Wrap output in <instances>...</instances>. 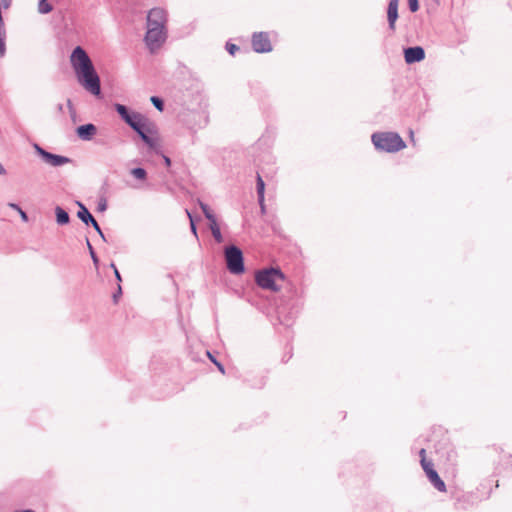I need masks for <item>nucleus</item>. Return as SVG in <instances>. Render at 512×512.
Here are the masks:
<instances>
[{
	"label": "nucleus",
	"mask_w": 512,
	"mask_h": 512,
	"mask_svg": "<svg viewBox=\"0 0 512 512\" xmlns=\"http://www.w3.org/2000/svg\"><path fill=\"white\" fill-rule=\"evenodd\" d=\"M70 62L81 86L94 96L101 95V82L87 52L76 46L70 56Z\"/></svg>",
	"instance_id": "nucleus-1"
},
{
	"label": "nucleus",
	"mask_w": 512,
	"mask_h": 512,
	"mask_svg": "<svg viewBox=\"0 0 512 512\" xmlns=\"http://www.w3.org/2000/svg\"><path fill=\"white\" fill-rule=\"evenodd\" d=\"M127 125L139 135L141 140L150 149L156 148L157 142L152 137L156 132L155 125L147 117L137 112L136 114H133V117L127 122Z\"/></svg>",
	"instance_id": "nucleus-2"
},
{
	"label": "nucleus",
	"mask_w": 512,
	"mask_h": 512,
	"mask_svg": "<svg viewBox=\"0 0 512 512\" xmlns=\"http://www.w3.org/2000/svg\"><path fill=\"white\" fill-rule=\"evenodd\" d=\"M371 141L377 150L387 153H395L406 147V143L395 132H375Z\"/></svg>",
	"instance_id": "nucleus-3"
},
{
	"label": "nucleus",
	"mask_w": 512,
	"mask_h": 512,
	"mask_svg": "<svg viewBox=\"0 0 512 512\" xmlns=\"http://www.w3.org/2000/svg\"><path fill=\"white\" fill-rule=\"evenodd\" d=\"M284 279L285 276L279 268L270 267L257 271L255 274L256 284L260 288L270 290L272 292L280 290L279 282H283Z\"/></svg>",
	"instance_id": "nucleus-4"
},
{
	"label": "nucleus",
	"mask_w": 512,
	"mask_h": 512,
	"mask_svg": "<svg viewBox=\"0 0 512 512\" xmlns=\"http://www.w3.org/2000/svg\"><path fill=\"white\" fill-rule=\"evenodd\" d=\"M224 258L227 270L233 275L245 272L244 256L242 250L236 245H229L224 249Z\"/></svg>",
	"instance_id": "nucleus-5"
},
{
	"label": "nucleus",
	"mask_w": 512,
	"mask_h": 512,
	"mask_svg": "<svg viewBox=\"0 0 512 512\" xmlns=\"http://www.w3.org/2000/svg\"><path fill=\"white\" fill-rule=\"evenodd\" d=\"M33 148H34L35 152L37 153V155L40 156L41 159L45 163H47L53 167H60V166H63L65 164L72 162V159H70L69 157L53 154V153L45 150L44 148H42L37 143H35L33 145Z\"/></svg>",
	"instance_id": "nucleus-6"
},
{
	"label": "nucleus",
	"mask_w": 512,
	"mask_h": 512,
	"mask_svg": "<svg viewBox=\"0 0 512 512\" xmlns=\"http://www.w3.org/2000/svg\"><path fill=\"white\" fill-rule=\"evenodd\" d=\"M165 39L166 34L164 29H147L145 35V43L151 52H154L156 49L160 48V46L165 42Z\"/></svg>",
	"instance_id": "nucleus-7"
},
{
	"label": "nucleus",
	"mask_w": 512,
	"mask_h": 512,
	"mask_svg": "<svg viewBox=\"0 0 512 512\" xmlns=\"http://www.w3.org/2000/svg\"><path fill=\"white\" fill-rule=\"evenodd\" d=\"M251 42L256 53H268L273 49L267 32H254Z\"/></svg>",
	"instance_id": "nucleus-8"
},
{
	"label": "nucleus",
	"mask_w": 512,
	"mask_h": 512,
	"mask_svg": "<svg viewBox=\"0 0 512 512\" xmlns=\"http://www.w3.org/2000/svg\"><path fill=\"white\" fill-rule=\"evenodd\" d=\"M181 121L187 128L195 130L202 127V122L207 123V118L199 111H188L181 116Z\"/></svg>",
	"instance_id": "nucleus-9"
},
{
	"label": "nucleus",
	"mask_w": 512,
	"mask_h": 512,
	"mask_svg": "<svg viewBox=\"0 0 512 512\" xmlns=\"http://www.w3.org/2000/svg\"><path fill=\"white\" fill-rule=\"evenodd\" d=\"M433 463H425L424 466H422L424 472L426 473V476L428 477L431 484L440 492L446 491V485L444 481L440 478L437 471L433 467Z\"/></svg>",
	"instance_id": "nucleus-10"
},
{
	"label": "nucleus",
	"mask_w": 512,
	"mask_h": 512,
	"mask_svg": "<svg viewBox=\"0 0 512 512\" xmlns=\"http://www.w3.org/2000/svg\"><path fill=\"white\" fill-rule=\"evenodd\" d=\"M404 60L407 64H414L425 59V50L421 46H411L404 48Z\"/></svg>",
	"instance_id": "nucleus-11"
},
{
	"label": "nucleus",
	"mask_w": 512,
	"mask_h": 512,
	"mask_svg": "<svg viewBox=\"0 0 512 512\" xmlns=\"http://www.w3.org/2000/svg\"><path fill=\"white\" fill-rule=\"evenodd\" d=\"M399 0H389L387 7V21L389 29L395 31L398 15Z\"/></svg>",
	"instance_id": "nucleus-12"
},
{
	"label": "nucleus",
	"mask_w": 512,
	"mask_h": 512,
	"mask_svg": "<svg viewBox=\"0 0 512 512\" xmlns=\"http://www.w3.org/2000/svg\"><path fill=\"white\" fill-rule=\"evenodd\" d=\"M97 133V127L92 123L80 125L76 128L78 138L83 141H90Z\"/></svg>",
	"instance_id": "nucleus-13"
},
{
	"label": "nucleus",
	"mask_w": 512,
	"mask_h": 512,
	"mask_svg": "<svg viewBox=\"0 0 512 512\" xmlns=\"http://www.w3.org/2000/svg\"><path fill=\"white\" fill-rule=\"evenodd\" d=\"M77 205L79 207L77 216L85 225H91L94 221H96L93 215L90 213V211L83 203L78 201Z\"/></svg>",
	"instance_id": "nucleus-14"
},
{
	"label": "nucleus",
	"mask_w": 512,
	"mask_h": 512,
	"mask_svg": "<svg viewBox=\"0 0 512 512\" xmlns=\"http://www.w3.org/2000/svg\"><path fill=\"white\" fill-rule=\"evenodd\" d=\"M115 111L119 114L120 118L127 124L129 120L133 117V114L137 112L130 110L126 105L115 103L114 104Z\"/></svg>",
	"instance_id": "nucleus-15"
},
{
	"label": "nucleus",
	"mask_w": 512,
	"mask_h": 512,
	"mask_svg": "<svg viewBox=\"0 0 512 512\" xmlns=\"http://www.w3.org/2000/svg\"><path fill=\"white\" fill-rule=\"evenodd\" d=\"M147 18L148 21L160 22L164 25L166 22V13L161 8H153L149 11Z\"/></svg>",
	"instance_id": "nucleus-16"
},
{
	"label": "nucleus",
	"mask_w": 512,
	"mask_h": 512,
	"mask_svg": "<svg viewBox=\"0 0 512 512\" xmlns=\"http://www.w3.org/2000/svg\"><path fill=\"white\" fill-rule=\"evenodd\" d=\"M56 222L59 225H67L70 222V216L66 210L60 206L55 208Z\"/></svg>",
	"instance_id": "nucleus-17"
},
{
	"label": "nucleus",
	"mask_w": 512,
	"mask_h": 512,
	"mask_svg": "<svg viewBox=\"0 0 512 512\" xmlns=\"http://www.w3.org/2000/svg\"><path fill=\"white\" fill-rule=\"evenodd\" d=\"M256 191L258 196V202H264L265 182L259 173H257L256 177Z\"/></svg>",
	"instance_id": "nucleus-18"
},
{
	"label": "nucleus",
	"mask_w": 512,
	"mask_h": 512,
	"mask_svg": "<svg viewBox=\"0 0 512 512\" xmlns=\"http://www.w3.org/2000/svg\"><path fill=\"white\" fill-rule=\"evenodd\" d=\"M37 10L38 13L44 15L50 13L53 10V6L48 0H39Z\"/></svg>",
	"instance_id": "nucleus-19"
},
{
	"label": "nucleus",
	"mask_w": 512,
	"mask_h": 512,
	"mask_svg": "<svg viewBox=\"0 0 512 512\" xmlns=\"http://www.w3.org/2000/svg\"><path fill=\"white\" fill-rule=\"evenodd\" d=\"M130 174L140 181H144L147 178V172L142 167H136L131 169Z\"/></svg>",
	"instance_id": "nucleus-20"
},
{
	"label": "nucleus",
	"mask_w": 512,
	"mask_h": 512,
	"mask_svg": "<svg viewBox=\"0 0 512 512\" xmlns=\"http://www.w3.org/2000/svg\"><path fill=\"white\" fill-rule=\"evenodd\" d=\"M86 244H87V248L89 250V253H90V256H91V259H92L94 265L96 267H98V265H99V258H98L97 254H96V252H95V250H94L93 246L91 245V243H90L88 238H86Z\"/></svg>",
	"instance_id": "nucleus-21"
},
{
	"label": "nucleus",
	"mask_w": 512,
	"mask_h": 512,
	"mask_svg": "<svg viewBox=\"0 0 512 512\" xmlns=\"http://www.w3.org/2000/svg\"><path fill=\"white\" fill-rule=\"evenodd\" d=\"M198 203H199V206H200V208H201V210H202V212H203V214H204L205 218H206L207 220H208V219H211V218H212V216H214V213L212 212V210L210 209V207H209L206 203H204V202H202V201H200V200H198Z\"/></svg>",
	"instance_id": "nucleus-22"
},
{
	"label": "nucleus",
	"mask_w": 512,
	"mask_h": 512,
	"mask_svg": "<svg viewBox=\"0 0 512 512\" xmlns=\"http://www.w3.org/2000/svg\"><path fill=\"white\" fill-rule=\"evenodd\" d=\"M150 101L151 103L153 104V106L158 110V111H163L164 110V101L163 99H161L160 97L158 96H152L150 98Z\"/></svg>",
	"instance_id": "nucleus-23"
},
{
	"label": "nucleus",
	"mask_w": 512,
	"mask_h": 512,
	"mask_svg": "<svg viewBox=\"0 0 512 512\" xmlns=\"http://www.w3.org/2000/svg\"><path fill=\"white\" fill-rule=\"evenodd\" d=\"M6 32H0V58L5 56L6 53Z\"/></svg>",
	"instance_id": "nucleus-24"
},
{
	"label": "nucleus",
	"mask_w": 512,
	"mask_h": 512,
	"mask_svg": "<svg viewBox=\"0 0 512 512\" xmlns=\"http://www.w3.org/2000/svg\"><path fill=\"white\" fill-rule=\"evenodd\" d=\"M206 354L209 357V359L211 360V362H213L216 365L217 369L222 374H225V367L223 366V364L220 363L219 361H217V359L209 351H206Z\"/></svg>",
	"instance_id": "nucleus-25"
},
{
	"label": "nucleus",
	"mask_w": 512,
	"mask_h": 512,
	"mask_svg": "<svg viewBox=\"0 0 512 512\" xmlns=\"http://www.w3.org/2000/svg\"><path fill=\"white\" fill-rule=\"evenodd\" d=\"M186 213H187V216H188V218H189V220H190V229H191V232L194 234V236H195L196 238H198V234H197V227H196L195 221H194V219H193V216H192V214L190 213V211H189V210H186Z\"/></svg>",
	"instance_id": "nucleus-26"
},
{
	"label": "nucleus",
	"mask_w": 512,
	"mask_h": 512,
	"mask_svg": "<svg viewBox=\"0 0 512 512\" xmlns=\"http://www.w3.org/2000/svg\"><path fill=\"white\" fill-rule=\"evenodd\" d=\"M408 7L411 12H417L419 10L418 0H408Z\"/></svg>",
	"instance_id": "nucleus-27"
},
{
	"label": "nucleus",
	"mask_w": 512,
	"mask_h": 512,
	"mask_svg": "<svg viewBox=\"0 0 512 512\" xmlns=\"http://www.w3.org/2000/svg\"><path fill=\"white\" fill-rule=\"evenodd\" d=\"M212 235L217 243H221L223 241V236L220 231V227L217 229L211 230Z\"/></svg>",
	"instance_id": "nucleus-28"
},
{
	"label": "nucleus",
	"mask_w": 512,
	"mask_h": 512,
	"mask_svg": "<svg viewBox=\"0 0 512 512\" xmlns=\"http://www.w3.org/2000/svg\"><path fill=\"white\" fill-rule=\"evenodd\" d=\"M107 209V200L105 198H101L97 205L98 212H104Z\"/></svg>",
	"instance_id": "nucleus-29"
},
{
	"label": "nucleus",
	"mask_w": 512,
	"mask_h": 512,
	"mask_svg": "<svg viewBox=\"0 0 512 512\" xmlns=\"http://www.w3.org/2000/svg\"><path fill=\"white\" fill-rule=\"evenodd\" d=\"M226 50L229 52V54L234 55L235 52L239 50V47L236 44L227 42Z\"/></svg>",
	"instance_id": "nucleus-30"
},
{
	"label": "nucleus",
	"mask_w": 512,
	"mask_h": 512,
	"mask_svg": "<svg viewBox=\"0 0 512 512\" xmlns=\"http://www.w3.org/2000/svg\"><path fill=\"white\" fill-rule=\"evenodd\" d=\"M149 28H155V29H164V25L160 22H153L147 20V29Z\"/></svg>",
	"instance_id": "nucleus-31"
},
{
	"label": "nucleus",
	"mask_w": 512,
	"mask_h": 512,
	"mask_svg": "<svg viewBox=\"0 0 512 512\" xmlns=\"http://www.w3.org/2000/svg\"><path fill=\"white\" fill-rule=\"evenodd\" d=\"M419 456L421 458L420 460V463H421V466H424L425 463H430L431 461L430 460H427L426 459V450L424 448H422L420 451H419Z\"/></svg>",
	"instance_id": "nucleus-32"
},
{
	"label": "nucleus",
	"mask_w": 512,
	"mask_h": 512,
	"mask_svg": "<svg viewBox=\"0 0 512 512\" xmlns=\"http://www.w3.org/2000/svg\"><path fill=\"white\" fill-rule=\"evenodd\" d=\"M208 221L210 222V223H209V228H210V230H213V229H217V228H219V225H218V223H217V219H216L215 215H214V216H212V218H211V219H208Z\"/></svg>",
	"instance_id": "nucleus-33"
},
{
	"label": "nucleus",
	"mask_w": 512,
	"mask_h": 512,
	"mask_svg": "<svg viewBox=\"0 0 512 512\" xmlns=\"http://www.w3.org/2000/svg\"><path fill=\"white\" fill-rule=\"evenodd\" d=\"M122 294V288H121V285L118 284V289L117 291L113 294V300L114 302H117V299L118 297Z\"/></svg>",
	"instance_id": "nucleus-34"
},
{
	"label": "nucleus",
	"mask_w": 512,
	"mask_h": 512,
	"mask_svg": "<svg viewBox=\"0 0 512 512\" xmlns=\"http://www.w3.org/2000/svg\"><path fill=\"white\" fill-rule=\"evenodd\" d=\"M19 214H20V217L23 221H28V215L25 211H23L22 209H19Z\"/></svg>",
	"instance_id": "nucleus-35"
},
{
	"label": "nucleus",
	"mask_w": 512,
	"mask_h": 512,
	"mask_svg": "<svg viewBox=\"0 0 512 512\" xmlns=\"http://www.w3.org/2000/svg\"><path fill=\"white\" fill-rule=\"evenodd\" d=\"M91 226L95 229V231L99 234L101 233L102 229L101 227L99 226L98 222L97 221H94Z\"/></svg>",
	"instance_id": "nucleus-36"
},
{
	"label": "nucleus",
	"mask_w": 512,
	"mask_h": 512,
	"mask_svg": "<svg viewBox=\"0 0 512 512\" xmlns=\"http://www.w3.org/2000/svg\"><path fill=\"white\" fill-rule=\"evenodd\" d=\"M114 274H115L116 280L118 281V284H120V282L122 281V277H121V274H120V272L118 271L117 268H115Z\"/></svg>",
	"instance_id": "nucleus-37"
},
{
	"label": "nucleus",
	"mask_w": 512,
	"mask_h": 512,
	"mask_svg": "<svg viewBox=\"0 0 512 512\" xmlns=\"http://www.w3.org/2000/svg\"><path fill=\"white\" fill-rule=\"evenodd\" d=\"M11 5V0H2V6L7 9Z\"/></svg>",
	"instance_id": "nucleus-38"
},
{
	"label": "nucleus",
	"mask_w": 512,
	"mask_h": 512,
	"mask_svg": "<svg viewBox=\"0 0 512 512\" xmlns=\"http://www.w3.org/2000/svg\"><path fill=\"white\" fill-rule=\"evenodd\" d=\"M163 159H164L165 165L167 167H169L171 165V159L167 156H163Z\"/></svg>",
	"instance_id": "nucleus-39"
},
{
	"label": "nucleus",
	"mask_w": 512,
	"mask_h": 512,
	"mask_svg": "<svg viewBox=\"0 0 512 512\" xmlns=\"http://www.w3.org/2000/svg\"><path fill=\"white\" fill-rule=\"evenodd\" d=\"M9 206H10L12 209L17 210L18 212H19V209H21V208H20V206H19L18 204H15V203H10V204H9Z\"/></svg>",
	"instance_id": "nucleus-40"
},
{
	"label": "nucleus",
	"mask_w": 512,
	"mask_h": 512,
	"mask_svg": "<svg viewBox=\"0 0 512 512\" xmlns=\"http://www.w3.org/2000/svg\"><path fill=\"white\" fill-rule=\"evenodd\" d=\"M258 203H259V206H260L261 212H262V213H265V212H266L265 203H264V202H258Z\"/></svg>",
	"instance_id": "nucleus-41"
},
{
	"label": "nucleus",
	"mask_w": 512,
	"mask_h": 512,
	"mask_svg": "<svg viewBox=\"0 0 512 512\" xmlns=\"http://www.w3.org/2000/svg\"><path fill=\"white\" fill-rule=\"evenodd\" d=\"M4 174H6V170L3 167V165L0 163V175H4Z\"/></svg>",
	"instance_id": "nucleus-42"
},
{
	"label": "nucleus",
	"mask_w": 512,
	"mask_h": 512,
	"mask_svg": "<svg viewBox=\"0 0 512 512\" xmlns=\"http://www.w3.org/2000/svg\"><path fill=\"white\" fill-rule=\"evenodd\" d=\"M99 235H100V237H101L104 241H106V238H105V235H104L103 231H101V233H99Z\"/></svg>",
	"instance_id": "nucleus-43"
},
{
	"label": "nucleus",
	"mask_w": 512,
	"mask_h": 512,
	"mask_svg": "<svg viewBox=\"0 0 512 512\" xmlns=\"http://www.w3.org/2000/svg\"><path fill=\"white\" fill-rule=\"evenodd\" d=\"M110 267H111L114 271H115V268H117V267H116V265H115L114 263H111V264H110Z\"/></svg>",
	"instance_id": "nucleus-44"
}]
</instances>
